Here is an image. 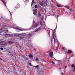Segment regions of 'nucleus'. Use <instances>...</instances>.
<instances>
[{
    "label": "nucleus",
    "instance_id": "2",
    "mask_svg": "<svg viewBox=\"0 0 75 75\" xmlns=\"http://www.w3.org/2000/svg\"><path fill=\"white\" fill-rule=\"evenodd\" d=\"M39 4L41 6H42L44 7L45 5L46 4V3L44 0H42L41 2H39Z\"/></svg>",
    "mask_w": 75,
    "mask_h": 75
},
{
    "label": "nucleus",
    "instance_id": "25",
    "mask_svg": "<svg viewBox=\"0 0 75 75\" xmlns=\"http://www.w3.org/2000/svg\"><path fill=\"white\" fill-rule=\"evenodd\" d=\"M63 50H66V49H65V48L64 47H63Z\"/></svg>",
    "mask_w": 75,
    "mask_h": 75
},
{
    "label": "nucleus",
    "instance_id": "38",
    "mask_svg": "<svg viewBox=\"0 0 75 75\" xmlns=\"http://www.w3.org/2000/svg\"><path fill=\"white\" fill-rule=\"evenodd\" d=\"M33 23H35V22H34V21H33Z\"/></svg>",
    "mask_w": 75,
    "mask_h": 75
},
{
    "label": "nucleus",
    "instance_id": "36",
    "mask_svg": "<svg viewBox=\"0 0 75 75\" xmlns=\"http://www.w3.org/2000/svg\"><path fill=\"white\" fill-rule=\"evenodd\" d=\"M67 67V66H65V68H66Z\"/></svg>",
    "mask_w": 75,
    "mask_h": 75
},
{
    "label": "nucleus",
    "instance_id": "3",
    "mask_svg": "<svg viewBox=\"0 0 75 75\" xmlns=\"http://www.w3.org/2000/svg\"><path fill=\"white\" fill-rule=\"evenodd\" d=\"M4 40V39H2L0 40V43L1 44V45H7V43L6 42H4V41H3V40Z\"/></svg>",
    "mask_w": 75,
    "mask_h": 75
},
{
    "label": "nucleus",
    "instance_id": "27",
    "mask_svg": "<svg viewBox=\"0 0 75 75\" xmlns=\"http://www.w3.org/2000/svg\"><path fill=\"white\" fill-rule=\"evenodd\" d=\"M17 7H18V8H20V6L19 5H17Z\"/></svg>",
    "mask_w": 75,
    "mask_h": 75
},
{
    "label": "nucleus",
    "instance_id": "39",
    "mask_svg": "<svg viewBox=\"0 0 75 75\" xmlns=\"http://www.w3.org/2000/svg\"><path fill=\"white\" fill-rule=\"evenodd\" d=\"M49 31V30H47V31Z\"/></svg>",
    "mask_w": 75,
    "mask_h": 75
},
{
    "label": "nucleus",
    "instance_id": "41",
    "mask_svg": "<svg viewBox=\"0 0 75 75\" xmlns=\"http://www.w3.org/2000/svg\"><path fill=\"white\" fill-rule=\"evenodd\" d=\"M61 74H63L62 73H61Z\"/></svg>",
    "mask_w": 75,
    "mask_h": 75
},
{
    "label": "nucleus",
    "instance_id": "28",
    "mask_svg": "<svg viewBox=\"0 0 75 75\" xmlns=\"http://www.w3.org/2000/svg\"><path fill=\"white\" fill-rule=\"evenodd\" d=\"M0 49L1 50H3V48H2V47H1L0 48Z\"/></svg>",
    "mask_w": 75,
    "mask_h": 75
},
{
    "label": "nucleus",
    "instance_id": "17",
    "mask_svg": "<svg viewBox=\"0 0 75 75\" xmlns=\"http://www.w3.org/2000/svg\"><path fill=\"white\" fill-rule=\"evenodd\" d=\"M29 57H30V58H33V55H29Z\"/></svg>",
    "mask_w": 75,
    "mask_h": 75
},
{
    "label": "nucleus",
    "instance_id": "9",
    "mask_svg": "<svg viewBox=\"0 0 75 75\" xmlns=\"http://www.w3.org/2000/svg\"><path fill=\"white\" fill-rule=\"evenodd\" d=\"M25 34L24 33H23L22 34H20V37H22L23 36H25Z\"/></svg>",
    "mask_w": 75,
    "mask_h": 75
},
{
    "label": "nucleus",
    "instance_id": "12",
    "mask_svg": "<svg viewBox=\"0 0 75 75\" xmlns=\"http://www.w3.org/2000/svg\"><path fill=\"white\" fill-rule=\"evenodd\" d=\"M65 7H66V8H68V9H69V10H71V9H70L69 8V6H68V5L65 6Z\"/></svg>",
    "mask_w": 75,
    "mask_h": 75
},
{
    "label": "nucleus",
    "instance_id": "10",
    "mask_svg": "<svg viewBox=\"0 0 75 75\" xmlns=\"http://www.w3.org/2000/svg\"><path fill=\"white\" fill-rule=\"evenodd\" d=\"M67 54H71L72 53V51L71 50H68V51L67 52Z\"/></svg>",
    "mask_w": 75,
    "mask_h": 75
},
{
    "label": "nucleus",
    "instance_id": "23",
    "mask_svg": "<svg viewBox=\"0 0 75 75\" xmlns=\"http://www.w3.org/2000/svg\"><path fill=\"white\" fill-rule=\"evenodd\" d=\"M34 0H33L32 1V4H34Z\"/></svg>",
    "mask_w": 75,
    "mask_h": 75
},
{
    "label": "nucleus",
    "instance_id": "1",
    "mask_svg": "<svg viewBox=\"0 0 75 75\" xmlns=\"http://www.w3.org/2000/svg\"><path fill=\"white\" fill-rule=\"evenodd\" d=\"M0 35H4L5 37L7 36L6 37H9V36H13V35L11 34H7L4 31L0 32Z\"/></svg>",
    "mask_w": 75,
    "mask_h": 75
},
{
    "label": "nucleus",
    "instance_id": "24",
    "mask_svg": "<svg viewBox=\"0 0 75 75\" xmlns=\"http://www.w3.org/2000/svg\"><path fill=\"white\" fill-rule=\"evenodd\" d=\"M74 67V65L73 64L71 65V67L72 68H73Z\"/></svg>",
    "mask_w": 75,
    "mask_h": 75
},
{
    "label": "nucleus",
    "instance_id": "42",
    "mask_svg": "<svg viewBox=\"0 0 75 75\" xmlns=\"http://www.w3.org/2000/svg\"><path fill=\"white\" fill-rule=\"evenodd\" d=\"M74 18H75V16L74 17Z\"/></svg>",
    "mask_w": 75,
    "mask_h": 75
},
{
    "label": "nucleus",
    "instance_id": "32",
    "mask_svg": "<svg viewBox=\"0 0 75 75\" xmlns=\"http://www.w3.org/2000/svg\"><path fill=\"white\" fill-rule=\"evenodd\" d=\"M21 39H23V38L21 37L20 38V40H21Z\"/></svg>",
    "mask_w": 75,
    "mask_h": 75
},
{
    "label": "nucleus",
    "instance_id": "8",
    "mask_svg": "<svg viewBox=\"0 0 75 75\" xmlns=\"http://www.w3.org/2000/svg\"><path fill=\"white\" fill-rule=\"evenodd\" d=\"M14 36L15 37H20V34L16 33L14 34Z\"/></svg>",
    "mask_w": 75,
    "mask_h": 75
},
{
    "label": "nucleus",
    "instance_id": "5",
    "mask_svg": "<svg viewBox=\"0 0 75 75\" xmlns=\"http://www.w3.org/2000/svg\"><path fill=\"white\" fill-rule=\"evenodd\" d=\"M49 55L50 57L52 58L53 57V52H50L49 53Z\"/></svg>",
    "mask_w": 75,
    "mask_h": 75
},
{
    "label": "nucleus",
    "instance_id": "16",
    "mask_svg": "<svg viewBox=\"0 0 75 75\" xmlns=\"http://www.w3.org/2000/svg\"><path fill=\"white\" fill-rule=\"evenodd\" d=\"M5 30L4 29H0V31H4Z\"/></svg>",
    "mask_w": 75,
    "mask_h": 75
},
{
    "label": "nucleus",
    "instance_id": "37",
    "mask_svg": "<svg viewBox=\"0 0 75 75\" xmlns=\"http://www.w3.org/2000/svg\"><path fill=\"white\" fill-rule=\"evenodd\" d=\"M0 59H1V60H2V59H1L0 58Z\"/></svg>",
    "mask_w": 75,
    "mask_h": 75
},
{
    "label": "nucleus",
    "instance_id": "7",
    "mask_svg": "<svg viewBox=\"0 0 75 75\" xmlns=\"http://www.w3.org/2000/svg\"><path fill=\"white\" fill-rule=\"evenodd\" d=\"M37 11V9H35L33 13V14H34V15H35L36 14Z\"/></svg>",
    "mask_w": 75,
    "mask_h": 75
},
{
    "label": "nucleus",
    "instance_id": "14",
    "mask_svg": "<svg viewBox=\"0 0 75 75\" xmlns=\"http://www.w3.org/2000/svg\"><path fill=\"white\" fill-rule=\"evenodd\" d=\"M56 6H57V7H62V6H61V5L59 4H57Z\"/></svg>",
    "mask_w": 75,
    "mask_h": 75
},
{
    "label": "nucleus",
    "instance_id": "21",
    "mask_svg": "<svg viewBox=\"0 0 75 75\" xmlns=\"http://www.w3.org/2000/svg\"><path fill=\"white\" fill-rule=\"evenodd\" d=\"M36 27H37V26L35 25L33 26V28H35Z\"/></svg>",
    "mask_w": 75,
    "mask_h": 75
},
{
    "label": "nucleus",
    "instance_id": "6",
    "mask_svg": "<svg viewBox=\"0 0 75 75\" xmlns=\"http://www.w3.org/2000/svg\"><path fill=\"white\" fill-rule=\"evenodd\" d=\"M15 29L16 30H18L17 31H23V29H20L19 28H17V27H16Z\"/></svg>",
    "mask_w": 75,
    "mask_h": 75
},
{
    "label": "nucleus",
    "instance_id": "18",
    "mask_svg": "<svg viewBox=\"0 0 75 75\" xmlns=\"http://www.w3.org/2000/svg\"><path fill=\"white\" fill-rule=\"evenodd\" d=\"M39 30H38V29H36L35 30V32H37Z\"/></svg>",
    "mask_w": 75,
    "mask_h": 75
},
{
    "label": "nucleus",
    "instance_id": "26",
    "mask_svg": "<svg viewBox=\"0 0 75 75\" xmlns=\"http://www.w3.org/2000/svg\"><path fill=\"white\" fill-rule=\"evenodd\" d=\"M40 24L41 25H42V22H40Z\"/></svg>",
    "mask_w": 75,
    "mask_h": 75
},
{
    "label": "nucleus",
    "instance_id": "15",
    "mask_svg": "<svg viewBox=\"0 0 75 75\" xmlns=\"http://www.w3.org/2000/svg\"><path fill=\"white\" fill-rule=\"evenodd\" d=\"M28 37H31V35H32V34H28Z\"/></svg>",
    "mask_w": 75,
    "mask_h": 75
},
{
    "label": "nucleus",
    "instance_id": "30",
    "mask_svg": "<svg viewBox=\"0 0 75 75\" xmlns=\"http://www.w3.org/2000/svg\"><path fill=\"white\" fill-rule=\"evenodd\" d=\"M29 64L30 66H32V65H31V63H29Z\"/></svg>",
    "mask_w": 75,
    "mask_h": 75
},
{
    "label": "nucleus",
    "instance_id": "4",
    "mask_svg": "<svg viewBox=\"0 0 75 75\" xmlns=\"http://www.w3.org/2000/svg\"><path fill=\"white\" fill-rule=\"evenodd\" d=\"M54 39V42H55V38H54V33L53 32L52 33V38H51V41H52V40H53Z\"/></svg>",
    "mask_w": 75,
    "mask_h": 75
},
{
    "label": "nucleus",
    "instance_id": "31",
    "mask_svg": "<svg viewBox=\"0 0 75 75\" xmlns=\"http://www.w3.org/2000/svg\"><path fill=\"white\" fill-rule=\"evenodd\" d=\"M36 61H38V58H36Z\"/></svg>",
    "mask_w": 75,
    "mask_h": 75
},
{
    "label": "nucleus",
    "instance_id": "11",
    "mask_svg": "<svg viewBox=\"0 0 75 75\" xmlns=\"http://www.w3.org/2000/svg\"><path fill=\"white\" fill-rule=\"evenodd\" d=\"M36 27H38V25H39V23H35V25Z\"/></svg>",
    "mask_w": 75,
    "mask_h": 75
},
{
    "label": "nucleus",
    "instance_id": "40",
    "mask_svg": "<svg viewBox=\"0 0 75 75\" xmlns=\"http://www.w3.org/2000/svg\"><path fill=\"white\" fill-rule=\"evenodd\" d=\"M42 21V18H41Z\"/></svg>",
    "mask_w": 75,
    "mask_h": 75
},
{
    "label": "nucleus",
    "instance_id": "34",
    "mask_svg": "<svg viewBox=\"0 0 75 75\" xmlns=\"http://www.w3.org/2000/svg\"><path fill=\"white\" fill-rule=\"evenodd\" d=\"M6 31H7V33H8V31L7 30H6Z\"/></svg>",
    "mask_w": 75,
    "mask_h": 75
},
{
    "label": "nucleus",
    "instance_id": "22",
    "mask_svg": "<svg viewBox=\"0 0 75 75\" xmlns=\"http://www.w3.org/2000/svg\"><path fill=\"white\" fill-rule=\"evenodd\" d=\"M35 8H37V5H35Z\"/></svg>",
    "mask_w": 75,
    "mask_h": 75
},
{
    "label": "nucleus",
    "instance_id": "19",
    "mask_svg": "<svg viewBox=\"0 0 75 75\" xmlns=\"http://www.w3.org/2000/svg\"><path fill=\"white\" fill-rule=\"evenodd\" d=\"M8 42L9 43V44H13V42L11 41H9Z\"/></svg>",
    "mask_w": 75,
    "mask_h": 75
},
{
    "label": "nucleus",
    "instance_id": "35",
    "mask_svg": "<svg viewBox=\"0 0 75 75\" xmlns=\"http://www.w3.org/2000/svg\"><path fill=\"white\" fill-rule=\"evenodd\" d=\"M73 72H75V70H74L73 71Z\"/></svg>",
    "mask_w": 75,
    "mask_h": 75
},
{
    "label": "nucleus",
    "instance_id": "20",
    "mask_svg": "<svg viewBox=\"0 0 75 75\" xmlns=\"http://www.w3.org/2000/svg\"><path fill=\"white\" fill-rule=\"evenodd\" d=\"M38 67H39V65H37L36 66H35L34 67H35V68H38Z\"/></svg>",
    "mask_w": 75,
    "mask_h": 75
},
{
    "label": "nucleus",
    "instance_id": "13",
    "mask_svg": "<svg viewBox=\"0 0 75 75\" xmlns=\"http://www.w3.org/2000/svg\"><path fill=\"white\" fill-rule=\"evenodd\" d=\"M38 16L39 17H41V14L39 12H38Z\"/></svg>",
    "mask_w": 75,
    "mask_h": 75
},
{
    "label": "nucleus",
    "instance_id": "33",
    "mask_svg": "<svg viewBox=\"0 0 75 75\" xmlns=\"http://www.w3.org/2000/svg\"><path fill=\"white\" fill-rule=\"evenodd\" d=\"M75 67L74 66V70H75Z\"/></svg>",
    "mask_w": 75,
    "mask_h": 75
},
{
    "label": "nucleus",
    "instance_id": "29",
    "mask_svg": "<svg viewBox=\"0 0 75 75\" xmlns=\"http://www.w3.org/2000/svg\"><path fill=\"white\" fill-rule=\"evenodd\" d=\"M51 63H52V64H54L55 63H54V62H53V61H52L51 62Z\"/></svg>",
    "mask_w": 75,
    "mask_h": 75
}]
</instances>
